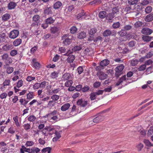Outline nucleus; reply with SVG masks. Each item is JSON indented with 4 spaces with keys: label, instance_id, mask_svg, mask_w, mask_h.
<instances>
[{
    "label": "nucleus",
    "instance_id": "29",
    "mask_svg": "<svg viewBox=\"0 0 153 153\" xmlns=\"http://www.w3.org/2000/svg\"><path fill=\"white\" fill-rule=\"evenodd\" d=\"M86 36V33L84 31H82L78 33L77 37L79 39H83Z\"/></svg>",
    "mask_w": 153,
    "mask_h": 153
},
{
    "label": "nucleus",
    "instance_id": "2",
    "mask_svg": "<svg viewBox=\"0 0 153 153\" xmlns=\"http://www.w3.org/2000/svg\"><path fill=\"white\" fill-rule=\"evenodd\" d=\"M62 39L63 40V43L65 45L67 46L71 44L72 42L71 39L68 38V35L65 34L62 37Z\"/></svg>",
    "mask_w": 153,
    "mask_h": 153
},
{
    "label": "nucleus",
    "instance_id": "5",
    "mask_svg": "<svg viewBox=\"0 0 153 153\" xmlns=\"http://www.w3.org/2000/svg\"><path fill=\"white\" fill-rule=\"evenodd\" d=\"M19 34V31L17 30H13L10 33L9 35L10 38L14 39L16 38Z\"/></svg>",
    "mask_w": 153,
    "mask_h": 153
},
{
    "label": "nucleus",
    "instance_id": "58",
    "mask_svg": "<svg viewBox=\"0 0 153 153\" xmlns=\"http://www.w3.org/2000/svg\"><path fill=\"white\" fill-rule=\"evenodd\" d=\"M10 81L9 79H6L3 83L2 85L4 88H5V86L9 85L10 84Z\"/></svg>",
    "mask_w": 153,
    "mask_h": 153
},
{
    "label": "nucleus",
    "instance_id": "3",
    "mask_svg": "<svg viewBox=\"0 0 153 153\" xmlns=\"http://www.w3.org/2000/svg\"><path fill=\"white\" fill-rule=\"evenodd\" d=\"M125 66L124 65L121 64L117 67L115 68V76L118 77L122 73V71L124 69Z\"/></svg>",
    "mask_w": 153,
    "mask_h": 153
},
{
    "label": "nucleus",
    "instance_id": "60",
    "mask_svg": "<svg viewBox=\"0 0 153 153\" xmlns=\"http://www.w3.org/2000/svg\"><path fill=\"white\" fill-rule=\"evenodd\" d=\"M152 10V8L151 6H148L145 9V11L147 13H150Z\"/></svg>",
    "mask_w": 153,
    "mask_h": 153
},
{
    "label": "nucleus",
    "instance_id": "24",
    "mask_svg": "<svg viewBox=\"0 0 153 153\" xmlns=\"http://www.w3.org/2000/svg\"><path fill=\"white\" fill-rule=\"evenodd\" d=\"M71 75L69 73H65L62 76V80L64 81L68 80L71 77Z\"/></svg>",
    "mask_w": 153,
    "mask_h": 153
},
{
    "label": "nucleus",
    "instance_id": "30",
    "mask_svg": "<svg viewBox=\"0 0 153 153\" xmlns=\"http://www.w3.org/2000/svg\"><path fill=\"white\" fill-rule=\"evenodd\" d=\"M4 68H6V73L8 74H10L12 73L14 70L13 68L12 67H6V66L4 65Z\"/></svg>",
    "mask_w": 153,
    "mask_h": 153
},
{
    "label": "nucleus",
    "instance_id": "10",
    "mask_svg": "<svg viewBox=\"0 0 153 153\" xmlns=\"http://www.w3.org/2000/svg\"><path fill=\"white\" fill-rule=\"evenodd\" d=\"M104 119V117L102 115H99L93 119V122L95 123L100 122Z\"/></svg>",
    "mask_w": 153,
    "mask_h": 153
},
{
    "label": "nucleus",
    "instance_id": "21",
    "mask_svg": "<svg viewBox=\"0 0 153 153\" xmlns=\"http://www.w3.org/2000/svg\"><path fill=\"white\" fill-rule=\"evenodd\" d=\"M48 133L49 134L52 135L56 132V128L52 127L51 126H48Z\"/></svg>",
    "mask_w": 153,
    "mask_h": 153
},
{
    "label": "nucleus",
    "instance_id": "7",
    "mask_svg": "<svg viewBox=\"0 0 153 153\" xmlns=\"http://www.w3.org/2000/svg\"><path fill=\"white\" fill-rule=\"evenodd\" d=\"M86 16V13L84 12L83 10H82L81 12L77 14L76 18L78 20H80L82 19H85Z\"/></svg>",
    "mask_w": 153,
    "mask_h": 153
},
{
    "label": "nucleus",
    "instance_id": "46",
    "mask_svg": "<svg viewBox=\"0 0 153 153\" xmlns=\"http://www.w3.org/2000/svg\"><path fill=\"white\" fill-rule=\"evenodd\" d=\"M36 117L34 115H31L28 117V120L29 121L33 122L36 119Z\"/></svg>",
    "mask_w": 153,
    "mask_h": 153
},
{
    "label": "nucleus",
    "instance_id": "52",
    "mask_svg": "<svg viewBox=\"0 0 153 153\" xmlns=\"http://www.w3.org/2000/svg\"><path fill=\"white\" fill-rule=\"evenodd\" d=\"M153 134V126L150 127L149 130L147 135L148 136H150Z\"/></svg>",
    "mask_w": 153,
    "mask_h": 153
},
{
    "label": "nucleus",
    "instance_id": "15",
    "mask_svg": "<svg viewBox=\"0 0 153 153\" xmlns=\"http://www.w3.org/2000/svg\"><path fill=\"white\" fill-rule=\"evenodd\" d=\"M28 153H38L40 151V149L38 147H33L29 148Z\"/></svg>",
    "mask_w": 153,
    "mask_h": 153
},
{
    "label": "nucleus",
    "instance_id": "56",
    "mask_svg": "<svg viewBox=\"0 0 153 153\" xmlns=\"http://www.w3.org/2000/svg\"><path fill=\"white\" fill-rule=\"evenodd\" d=\"M15 132V130L14 129V127L13 126L10 127L8 131V132L11 134H13Z\"/></svg>",
    "mask_w": 153,
    "mask_h": 153
},
{
    "label": "nucleus",
    "instance_id": "53",
    "mask_svg": "<svg viewBox=\"0 0 153 153\" xmlns=\"http://www.w3.org/2000/svg\"><path fill=\"white\" fill-rule=\"evenodd\" d=\"M33 97V92H29L27 95V98L28 100H31Z\"/></svg>",
    "mask_w": 153,
    "mask_h": 153
},
{
    "label": "nucleus",
    "instance_id": "34",
    "mask_svg": "<svg viewBox=\"0 0 153 153\" xmlns=\"http://www.w3.org/2000/svg\"><path fill=\"white\" fill-rule=\"evenodd\" d=\"M138 63V59L135 58L131 60L130 64L132 66H134L136 65Z\"/></svg>",
    "mask_w": 153,
    "mask_h": 153
},
{
    "label": "nucleus",
    "instance_id": "49",
    "mask_svg": "<svg viewBox=\"0 0 153 153\" xmlns=\"http://www.w3.org/2000/svg\"><path fill=\"white\" fill-rule=\"evenodd\" d=\"M97 31V30L95 28H92L88 31V33L89 35H92L95 33Z\"/></svg>",
    "mask_w": 153,
    "mask_h": 153
},
{
    "label": "nucleus",
    "instance_id": "31",
    "mask_svg": "<svg viewBox=\"0 0 153 153\" xmlns=\"http://www.w3.org/2000/svg\"><path fill=\"white\" fill-rule=\"evenodd\" d=\"M48 126H47L45 128H44L41 131L42 134L45 136H47L48 134Z\"/></svg>",
    "mask_w": 153,
    "mask_h": 153
},
{
    "label": "nucleus",
    "instance_id": "8",
    "mask_svg": "<svg viewBox=\"0 0 153 153\" xmlns=\"http://www.w3.org/2000/svg\"><path fill=\"white\" fill-rule=\"evenodd\" d=\"M76 104L80 105L81 107H85L88 104V101H83L82 99H79L76 102Z\"/></svg>",
    "mask_w": 153,
    "mask_h": 153
},
{
    "label": "nucleus",
    "instance_id": "51",
    "mask_svg": "<svg viewBox=\"0 0 153 153\" xmlns=\"http://www.w3.org/2000/svg\"><path fill=\"white\" fill-rule=\"evenodd\" d=\"M81 46L80 45L76 46L72 49L71 51H73L74 52L78 51L81 50Z\"/></svg>",
    "mask_w": 153,
    "mask_h": 153
},
{
    "label": "nucleus",
    "instance_id": "32",
    "mask_svg": "<svg viewBox=\"0 0 153 153\" xmlns=\"http://www.w3.org/2000/svg\"><path fill=\"white\" fill-rule=\"evenodd\" d=\"M152 38V37H150L149 36L143 35V36L142 39L144 41L147 42H150Z\"/></svg>",
    "mask_w": 153,
    "mask_h": 153
},
{
    "label": "nucleus",
    "instance_id": "57",
    "mask_svg": "<svg viewBox=\"0 0 153 153\" xmlns=\"http://www.w3.org/2000/svg\"><path fill=\"white\" fill-rule=\"evenodd\" d=\"M96 94L95 92L91 93L90 94V98L91 100H94L96 98Z\"/></svg>",
    "mask_w": 153,
    "mask_h": 153
},
{
    "label": "nucleus",
    "instance_id": "14",
    "mask_svg": "<svg viewBox=\"0 0 153 153\" xmlns=\"http://www.w3.org/2000/svg\"><path fill=\"white\" fill-rule=\"evenodd\" d=\"M52 7H51L45 8L44 10V13L45 15H50L52 14Z\"/></svg>",
    "mask_w": 153,
    "mask_h": 153
},
{
    "label": "nucleus",
    "instance_id": "38",
    "mask_svg": "<svg viewBox=\"0 0 153 153\" xmlns=\"http://www.w3.org/2000/svg\"><path fill=\"white\" fill-rule=\"evenodd\" d=\"M136 44L135 41H131L129 42L128 44V46L131 49H133V47L135 46Z\"/></svg>",
    "mask_w": 153,
    "mask_h": 153
},
{
    "label": "nucleus",
    "instance_id": "41",
    "mask_svg": "<svg viewBox=\"0 0 153 153\" xmlns=\"http://www.w3.org/2000/svg\"><path fill=\"white\" fill-rule=\"evenodd\" d=\"M40 18V16L37 15H35L33 18V22H39L40 21L39 19Z\"/></svg>",
    "mask_w": 153,
    "mask_h": 153
},
{
    "label": "nucleus",
    "instance_id": "9",
    "mask_svg": "<svg viewBox=\"0 0 153 153\" xmlns=\"http://www.w3.org/2000/svg\"><path fill=\"white\" fill-rule=\"evenodd\" d=\"M13 48V45L12 44H6L2 47L3 51H7L11 50Z\"/></svg>",
    "mask_w": 153,
    "mask_h": 153
},
{
    "label": "nucleus",
    "instance_id": "11",
    "mask_svg": "<svg viewBox=\"0 0 153 153\" xmlns=\"http://www.w3.org/2000/svg\"><path fill=\"white\" fill-rule=\"evenodd\" d=\"M97 74L99 76V79L101 80H104L107 77V75L102 72H97Z\"/></svg>",
    "mask_w": 153,
    "mask_h": 153
},
{
    "label": "nucleus",
    "instance_id": "27",
    "mask_svg": "<svg viewBox=\"0 0 153 153\" xmlns=\"http://www.w3.org/2000/svg\"><path fill=\"white\" fill-rule=\"evenodd\" d=\"M101 3V0H94L90 2L89 4L90 5L95 6L100 4Z\"/></svg>",
    "mask_w": 153,
    "mask_h": 153
},
{
    "label": "nucleus",
    "instance_id": "26",
    "mask_svg": "<svg viewBox=\"0 0 153 153\" xmlns=\"http://www.w3.org/2000/svg\"><path fill=\"white\" fill-rule=\"evenodd\" d=\"M10 18V15L9 13H7L2 16L1 19L2 21H6L9 19Z\"/></svg>",
    "mask_w": 153,
    "mask_h": 153
},
{
    "label": "nucleus",
    "instance_id": "64",
    "mask_svg": "<svg viewBox=\"0 0 153 153\" xmlns=\"http://www.w3.org/2000/svg\"><path fill=\"white\" fill-rule=\"evenodd\" d=\"M90 89V87L87 85H85L84 87L82 88V91L83 92H86L88 91Z\"/></svg>",
    "mask_w": 153,
    "mask_h": 153
},
{
    "label": "nucleus",
    "instance_id": "47",
    "mask_svg": "<svg viewBox=\"0 0 153 153\" xmlns=\"http://www.w3.org/2000/svg\"><path fill=\"white\" fill-rule=\"evenodd\" d=\"M51 148L50 147H47L44 148L42 150L41 152L42 153H45L48 152V153H50Z\"/></svg>",
    "mask_w": 153,
    "mask_h": 153
},
{
    "label": "nucleus",
    "instance_id": "48",
    "mask_svg": "<svg viewBox=\"0 0 153 153\" xmlns=\"http://www.w3.org/2000/svg\"><path fill=\"white\" fill-rule=\"evenodd\" d=\"M73 83V82L71 80H67L65 84V86L66 87H69L71 86Z\"/></svg>",
    "mask_w": 153,
    "mask_h": 153
},
{
    "label": "nucleus",
    "instance_id": "55",
    "mask_svg": "<svg viewBox=\"0 0 153 153\" xmlns=\"http://www.w3.org/2000/svg\"><path fill=\"white\" fill-rule=\"evenodd\" d=\"M59 96L56 94L53 95L51 97V98L52 100L55 101L58 100L59 99Z\"/></svg>",
    "mask_w": 153,
    "mask_h": 153
},
{
    "label": "nucleus",
    "instance_id": "42",
    "mask_svg": "<svg viewBox=\"0 0 153 153\" xmlns=\"http://www.w3.org/2000/svg\"><path fill=\"white\" fill-rule=\"evenodd\" d=\"M23 127L25 130L28 131L30 129L31 126L30 124L27 123L24 124Z\"/></svg>",
    "mask_w": 153,
    "mask_h": 153
},
{
    "label": "nucleus",
    "instance_id": "50",
    "mask_svg": "<svg viewBox=\"0 0 153 153\" xmlns=\"http://www.w3.org/2000/svg\"><path fill=\"white\" fill-rule=\"evenodd\" d=\"M77 29L76 27L74 26L72 27L70 29V33L72 34H74L77 31Z\"/></svg>",
    "mask_w": 153,
    "mask_h": 153
},
{
    "label": "nucleus",
    "instance_id": "6",
    "mask_svg": "<svg viewBox=\"0 0 153 153\" xmlns=\"http://www.w3.org/2000/svg\"><path fill=\"white\" fill-rule=\"evenodd\" d=\"M152 32V30L150 28L145 27L143 28L141 30V33L143 34L149 35Z\"/></svg>",
    "mask_w": 153,
    "mask_h": 153
},
{
    "label": "nucleus",
    "instance_id": "17",
    "mask_svg": "<svg viewBox=\"0 0 153 153\" xmlns=\"http://www.w3.org/2000/svg\"><path fill=\"white\" fill-rule=\"evenodd\" d=\"M145 20L147 22H150L153 20V13H151L146 16Z\"/></svg>",
    "mask_w": 153,
    "mask_h": 153
},
{
    "label": "nucleus",
    "instance_id": "44",
    "mask_svg": "<svg viewBox=\"0 0 153 153\" xmlns=\"http://www.w3.org/2000/svg\"><path fill=\"white\" fill-rule=\"evenodd\" d=\"M56 102L54 100H50L49 101L48 103V105L51 107L54 106L56 104Z\"/></svg>",
    "mask_w": 153,
    "mask_h": 153
},
{
    "label": "nucleus",
    "instance_id": "63",
    "mask_svg": "<svg viewBox=\"0 0 153 153\" xmlns=\"http://www.w3.org/2000/svg\"><path fill=\"white\" fill-rule=\"evenodd\" d=\"M143 25L142 23L140 21H138L136 22L134 24V27H141Z\"/></svg>",
    "mask_w": 153,
    "mask_h": 153
},
{
    "label": "nucleus",
    "instance_id": "39",
    "mask_svg": "<svg viewBox=\"0 0 153 153\" xmlns=\"http://www.w3.org/2000/svg\"><path fill=\"white\" fill-rule=\"evenodd\" d=\"M136 147L137 151H140L143 147V145L141 143H139L137 144Z\"/></svg>",
    "mask_w": 153,
    "mask_h": 153
},
{
    "label": "nucleus",
    "instance_id": "62",
    "mask_svg": "<svg viewBox=\"0 0 153 153\" xmlns=\"http://www.w3.org/2000/svg\"><path fill=\"white\" fill-rule=\"evenodd\" d=\"M143 142L147 146H152L151 143L149 140L145 139L143 140Z\"/></svg>",
    "mask_w": 153,
    "mask_h": 153
},
{
    "label": "nucleus",
    "instance_id": "25",
    "mask_svg": "<svg viewBox=\"0 0 153 153\" xmlns=\"http://www.w3.org/2000/svg\"><path fill=\"white\" fill-rule=\"evenodd\" d=\"M2 59L3 60H6L7 61V60H9V63H11L12 62L11 59L8 57V55L7 53H4L2 56Z\"/></svg>",
    "mask_w": 153,
    "mask_h": 153
},
{
    "label": "nucleus",
    "instance_id": "13",
    "mask_svg": "<svg viewBox=\"0 0 153 153\" xmlns=\"http://www.w3.org/2000/svg\"><path fill=\"white\" fill-rule=\"evenodd\" d=\"M135 7L134 6L132 7V6L131 5H127L124 9V11L128 13H129L132 11Z\"/></svg>",
    "mask_w": 153,
    "mask_h": 153
},
{
    "label": "nucleus",
    "instance_id": "45",
    "mask_svg": "<svg viewBox=\"0 0 153 153\" xmlns=\"http://www.w3.org/2000/svg\"><path fill=\"white\" fill-rule=\"evenodd\" d=\"M13 120L15 122L16 125L17 127H19L20 126V124L19 123L18 119V117L17 116H16L15 117H13Z\"/></svg>",
    "mask_w": 153,
    "mask_h": 153
},
{
    "label": "nucleus",
    "instance_id": "16",
    "mask_svg": "<svg viewBox=\"0 0 153 153\" xmlns=\"http://www.w3.org/2000/svg\"><path fill=\"white\" fill-rule=\"evenodd\" d=\"M75 59V56L74 55L70 54L68 56L66 60L68 63L71 64L73 62Z\"/></svg>",
    "mask_w": 153,
    "mask_h": 153
},
{
    "label": "nucleus",
    "instance_id": "43",
    "mask_svg": "<svg viewBox=\"0 0 153 153\" xmlns=\"http://www.w3.org/2000/svg\"><path fill=\"white\" fill-rule=\"evenodd\" d=\"M118 33L120 36L123 37L126 35L127 32L124 30L122 29L120 31H119Z\"/></svg>",
    "mask_w": 153,
    "mask_h": 153
},
{
    "label": "nucleus",
    "instance_id": "22",
    "mask_svg": "<svg viewBox=\"0 0 153 153\" xmlns=\"http://www.w3.org/2000/svg\"><path fill=\"white\" fill-rule=\"evenodd\" d=\"M113 33L110 30L107 29L104 31L102 33V35L104 37H107L111 34H112Z\"/></svg>",
    "mask_w": 153,
    "mask_h": 153
},
{
    "label": "nucleus",
    "instance_id": "36",
    "mask_svg": "<svg viewBox=\"0 0 153 153\" xmlns=\"http://www.w3.org/2000/svg\"><path fill=\"white\" fill-rule=\"evenodd\" d=\"M106 13L105 11H100L99 14V16L101 19H103L106 17Z\"/></svg>",
    "mask_w": 153,
    "mask_h": 153
},
{
    "label": "nucleus",
    "instance_id": "59",
    "mask_svg": "<svg viewBox=\"0 0 153 153\" xmlns=\"http://www.w3.org/2000/svg\"><path fill=\"white\" fill-rule=\"evenodd\" d=\"M34 144V142L32 141H28L26 142L25 144V146L27 147L31 146Z\"/></svg>",
    "mask_w": 153,
    "mask_h": 153
},
{
    "label": "nucleus",
    "instance_id": "35",
    "mask_svg": "<svg viewBox=\"0 0 153 153\" xmlns=\"http://www.w3.org/2000/svg\"><path fill=\"white\" fill-rule=\"evenodd\" d=\"M29 150V148H27L24 146L22 145L20 149V152L21 153H25V152H28Z\"/></svg>",
    "mask_w": 153,
    "mask_h": 153
},
{
    "label": "nucleus",
    "instance_id": "28",
    "mask_svg": "<svg viewBox=\"0 0 153 153\" xmlns=\"http://www.w3.org/2000/svg\"><path fill=\"white\" fill-rule=\"evenodd\" d=\"M55 19H53L52 17H50L47 19L45 20V22L48 24H51L53 23Z\"/></svg>",
    "mask_w": 153,
    "mask_h": 153
},
{
    "label": "nucleus",
    "instance_id": "20",
    "mask_svg": "<svg viewBox=\"0 0 153 153\" xmlns=\"http://www.w3.org/2000/svg\"><path fill=\"white\" fill-rule=\"evenodd\" d=\"M62 4L60 1H57L55 2L53 5V7L55 9H58L62 7Z\"/></svg>",
    "mask_w": 153,
    "mask_h": 153
},
{
    "label": "nucleus",
    "instance_id": "54",
    "mask_svg": "<svg viewBox=\"0 0 153 153\" xmlns=\"http://www.w3.org/2000/svg\"><path fill=\"white\" fill-rule=\"evenodd\" d=\"M47 83L46 81H44L42 82L41 83H39L40 88L42 89L45 88Z\"/></svg>",
    "mask_w": 153,
    "mask_h": 153
},
{
    "label": "nucleus",
    "instance_id": "19",
    "mask_svg": "<svg viewBox=\"0 0 153 153\" xmlns=\"http://www.w3.org/2000/svg\"><path fill=\"white\" fill-rule=\"evenodd\" d=\"M32 62L33 67L36 69H39L40 67V64L39 63L36 62V59H33Z\"/></svg>",
    "mask_w": 153,
    "mask_h": 153
},
{
    "label": "nucleus",
    "instance_id": "23",
    "mask_svg": "<svg viewBox=\"0 0 153 153\" xmlns=\"http://www.w3.org/2000/svg\"><path fill=\"white\" fill-rule=\"evenodd\" d=\"M109 63V61L107 59L102 60L100 62V65H101L103 67L107 65Z\"/></svg>",
    "mask_w": 153,
    "mask_h": 153
},
{
    "label": "nucleus",
    "instance_id": "1",
    "mask_svg": "<svg viewBox=\"0 0 153 153\" xmlns=\"http://www.w3.org/2000/svg\"><path fill=\"white\" fill-rule=\"evenodd\" d=\"M59 113L57 110H54L48 114L46 116L51 122L55 123L60 120Z\"/></svg>",
    "mask_w": 153,
    "mask_h": 153
},
{
    "label": "nucleus",
    "instance_id": "4",
    "mask_svg": "<svg viewBox=\"0 0 153 153\" xmlns=\"http://www.w3.org/2000/svg\"><path fill=\"white\" fill-rule=\"evenodd\" d=\"M50 30L52 34L58 35L60 33V28L59 27L53 26L51 27Z\"/></svg>",
    "mask_w": 153,
    "mask_h": 153
},
{
    "label": "nucleus",
    "instance_id": "61",
    "mask_svg": "<svg viewBox=\"0 0 153 153\" xmlns=\"http://www.w3.org/2000/svg\"><path fill=\"white\" fill-rule=\"evenodd\" d=\"M146 65L145 64L142 65L138 68V70L139 71H142L145 70Z\"/></svg>",
    "mask_w": 153,
    "mask_h": 153
},
{
    "label": "nucleus",
    "instance_id": "18",
    "mask_svg": "<svg viewBox=\"0 0 153 153\" xmlns=\"http://www.w3.org/2000/svg\"><path fill=\"white\" fill-rule=\"evenodd\" d=\"M70 106V105L69 103H66L61 106V110L63 111H65L69 109Z\"/></svg>",
    "mask_w": 153,
    "mask_h": 153
},
{
    "label": "nucleus",
    "instance_id": "40",
    "mask_svg": "<svg viewBox=\"0 0 153 153\" xmlns=\"http://www.w3.org/2000/svg\"><path fill=\"white\" fill-rule=\"evenodd\" d=\"M138 1V0H128V3L129 5H136Z\"/></svg>",
    "mask_w": 153,
    "mask_h": 153
},
{
    "label": "nucleus",
    "instance_id": "33",
    "mask_svg": "<svg viewBox=\"0 0 153 153\" xmlns=\"http://www.w3.org/2000/svg\"><path fill=\"white\" fill-rule=\"evenodd\" d=\"M22 40L20 39H17L13 42V45L14 46H17L20 45L21 43Z\"/></svg>",
    "mask_w": 153,
    "mask_h": 153
},
{
    "label": "nucleus",
    "instance_id": "37",
    "mask_svg": "<svg viewBox=\"0 0 153 153\" xmlns=\"http://www.w3.org/2000/svg\"><path fill=\"white\" fill-rule=\"evenodd\" d=\"M114 17V15L111 13H109L106 15V19L108 21L111 20Z\"/></svg>",
    "mask_w": 153,
    "mask_h": 153
},
{
    "label": "nucleus",
    "instance_id": "12",
    "mask_svg": "<svg viewBox=\"0 0 153 153\" xmlns=\"http://www.w3.org/2000/svg\"><path fill=\"white\" fill-rule=\"evenodd\" d=\"M17 5V3L11 1L8 4L7 7L8 9L11 10L14 9Z\"/></svg>",
    "mask_w": 153,
    "mask_h": 153
}]
</instances>
